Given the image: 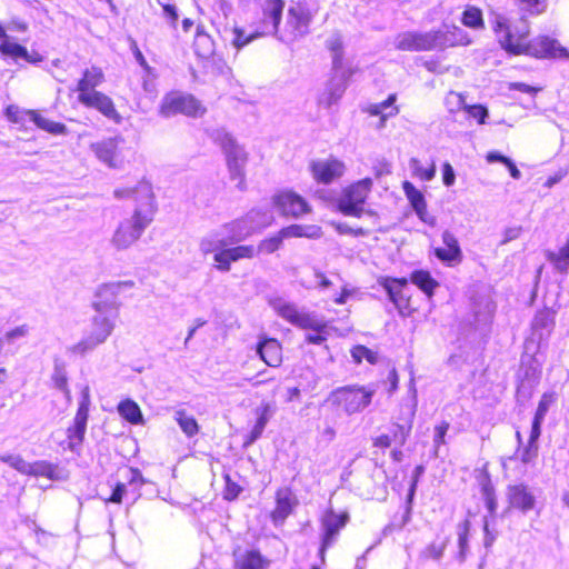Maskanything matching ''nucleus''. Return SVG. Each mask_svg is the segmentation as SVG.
Here are the masks:
<instances>
[{
	"label": "nucleus",
	"instance_id": "f257e3e1",
	"mask_svg": "<svg viewBox=\"0 0 569 569\" xmlns=\"http://www.w3.org/2000/svg\"><path fill=\"white\" fill-rule=\"evenodd\" d=\"M118 199H131L134 202L132 218L120 223L113 236V243L118 249H126L133 244L150 224L156 212L154 194L150 183L139 182L133 188L114 190Z\"/></svg>",
	"mask_w": 569,
	"mask_h": 569
},
{
	"label": "nucleus",
	"instance_id": "f03ea898",
	"mask_svg": "<svg viewBox=\"0 0 569 569\" xmlns=\"http://www.w3.org/2000/svg\"><path fill=\"white\" fill-rule=\"evenodd\" d=\"M103 82L104 73L102 68L92 66L84 69L76 87L78 92V102L86 108L98 110L106 118L119 123L122 118L112 99L106 93L96 90V88L101 86Z\"/></svg>",
	"mask_w": 569,
	"mask_h": 569
},
{
	"label": "nucleus",
	"instance_id": "7ed1b4c3",
	"mask_svg": "<svg viewBox=\"0 0 569 569\" xmlns=\"http://www.w3.org/2000/svg\"><path fill=\"white\" fill-rule=\"evenodd\" d=\"M373 390L365 386L348 385L333 389L325 399V406L333 411L355 415L365 410L372 401Z\"/></svg>",
	"mask_w": 569,
	"mask_h": 569
},
{
	"label": "nucleus",
	"instance_id": "20e7f679",
	"mask_svg": "<svg viewBox=\"0 0 569 569\" xmlns=\"http://www.w3.org/2000/svg\"><path fill=\"white\" fill-rule=\"evenodd\" d=\"M492 31L500 47L511 56H522L523 48L530 36V26L526 20L511 23L503 16H498L492 22Z\"/></svg>",
	"mask_w": 569,
	"mask_h": 569
},
{
	"label": "nucleus",
	"instance_id": "39448f33",
	"mask_svg": "<svg viewBox=\"0 0 569 569\" xmlns=\"http://www.w3.org/2000/svg\"><path fill=\"white\" fill-rule=\"evenodd\" d=\"M372 180L365 178L350 183L342 189L337 201L338 210L345 216L360 218L363 213V206L371 192Z\"/></svg>",
	"mask_w": 569,
	"mask_h": 569
},
{
	"label": "nucleus",
	"instance_id": "423d86ee",
	"mask_svg": "<svg viewBox=\"0 0 569 569\" xmlns=\"http://www.w3.org/2000/svg\"><path fill=\"white\" fill-rule=\"evenodd\" d=\"M313 13L303 2H296L287 10L282 29L277 34L282 41H296L310 30Z\"/></svg>",
	"mask_w": 569,
	"mask_h": 569
},
{
	"label": "nucleus",
	"instance_id": "0eeeda50",
	"mask_svg": "<svg viewBox=\"0 0 569 569\" xmlns=\"http://www.w3.org/2000/svg\"><path fill=\"white\" fill-rule=\"evenodd\" d=\"M219 146L226 156L230 178L237 181V187L240 190H246L247 181L244 166L248 160L247 152L229 134H224L221 138H219Z\"/></svg>",
	"mask_w": 569,
	"mask_h": 569
},
{
	"label": "nucleus",
	"instance_id": "6e6552de",
	"mask_svg": "<svg viewBox=\"0 0 569 569\" xmlns=\"http://www.w3.org/2000/svg\"><path fill=\"white\" fill-rule=\"evenodd\" d=\"M159 112L163 117L180 113L194 118L202 116L206 112V108L190 93L170 91L162 98Z\"/></svg>",
	"mask_w": 569,
	"mask_h": 569
},
{
	"label": "nucleus",
	"instance_id": "1a4fd4ad",
	"mask_svg": "<svg viewBox=\"0 0 569 569\" xmlns=\"http://www.w3.org/2000/svg\"><path fill=\"white\" fill-rule=\"evenodd\" d=\"M272 207L284 218L298 219L311 213L309 201L291 188L280 189L271 197Z\"/></svg>",
	"mask_w": 569,
	"mask_h": 569
},
{
	"label": "nucleus",
	"instance_id": "9d476101",
	"mask_svg": "<svg viewBox=\"0 0 569 569\" xmlns=\"http://www.w3.org/2000/svg\"><path fill=\"white\" fill-rule=\"evenodd\" d=\"M379 286L387 292L389 300L403 317H410L417 308L411 301L409 280L405 277H381Z\"/></svg>",
	"mask_w": 569,
	"mask_h": 569
},
{
	"label": "nucleus",
	"instance_id": "9b49d317",
	"mask_svg": "<svg viewBox=\"0 0 569 569\" xmlns=\"http://www.w3.org/2000/svg\"><path fill=\"white\" fill-rule=\"evenodd\" d=\"M134 286L133 281H118L101 284L94 295L92 306L99 313L117 311L122 300L128 298L127 292Z\"/></svg>",
	"mask_w": 569,
	"mask_h": 569
},
{
	"label": "nucleus",
	"instance_id": "f8f14e48",
	"mask_svg": "<svg viewBox=\"0 0 569 569\" xmlns=\"http://www.w3.org/2000/svg\"><path fill=\"white\" fill-rule=\"evenodd\" d=\"M94 157L109 168H120L126 161V147L123 139L109 137L90 144Z\"/></svg>",
	"mask_w": 569,
	"mask_h": 569
},
{
	"label": "nucleus",
	"instance_id": "ddd939ff",
	"mask_svg": "<svg viewBox=\"0 0 569 569\" xmlns=\"http://www.w3.org/2000/svg\"><path fill=\"white\" fill-rule=\"evenodd\" d=\"M350 513L347 510L336 511L333 508H327L320 517L322 529L320 552H325L330 548L340 531L348 525Z\"/></svg>",
	"mask_w": 569,
	"mask_h": 569
},
{
	"label": "nucleus",
	"instance_id": "4468645a",
	"mask_svg": "<svg viewBox=\"0 0 569 569\" xmlns=\"http://www.w3.org/2000/svg\"><path fill=\"white\" fill-rule=\"evenodd\" d=\"M522 56L543 60L567 58L569 57V53L567 49L561 47L556 39L547 34H538L532 39L528 37Z\"/></svg>",
	"mask_w": 569,
	"mask_h": 569
},
{
	"label": "nucleus",
	"instance_id": "2eb2a0df",
	"mask_svg": "<svg viewBox=\"0 0 569 569\" xmlns=\"http://www.w3.org/2000/svg\"><path fill=\"white\" fill-rule=\"evenodd\" d=\"M4 114L12 123L21 122L22 114H26L39 129L53 136H63L68 132L64 123L47 119L38 110L21 111L17 106L10 104L6 108Z\"/></svg>",
	"mask_w": 569,
	"mask_h": 569
},
{
	"label": "nucleus",
	"instance_id": "dca6fc26",
	"mask_svg": "<svg viewBox=\"0 0 569 569\" xmlns=\"http://www.w3.org/2000/svg\"><path fill=\"white\" fill-rule=\"evenodd\" d=\"M90 403V396L86 391L79 401L72 425H70L66 430L68 447L71 450L78 449L83 443L89 419Z\"/></svg>",
	"mask_w": 569,
	"mask_h": 569
},
{
	"label": "nucleus",
	"instance_id": "f3484780",
	"mask_svg": "<svg viewBox=\"0 0 569 569\" xmlns=\"http://www.w3.org/2000/svg\"><path fill=\"white\" fill-rule=\"evenodd\" d=\"M257 250L253 244H238L227 247L224 240L220 241V247L214 251L213 261L219 271L227 272L231 269V264L242 259H253Z\"/></svg>",
	"mask_w": 569,
	"mask_h": 569
},
{
	"label": "nucleus",
	"instance_id": "a211bd4d",
	"mask_svg": "<svg viewBox=\"0 0 569 569\" xmlns=\"http://www.w3.org/2000/svg\"><path fill=\"white\" fill-rule=\"evenodd\" d=\"M113 330V323L109 318L96 316L92 319V325L89 333L83 337L78 343L72 347L73 352L84 355L89 350L94 349L100 343L104 342Z\"/></svg>",
	"mask_w": 569,
	"mask_h": 569
},
{
	"label": "nucleus",
	"instance_id": "6ab92c4d",
	"mask_svg": "<svg viewBox=\"0 0 569 569\" xmlns=\"http://www.w3.org/2000/svg\"><path fill=\"white\" fill-rule=\"evenodd\" d=\"M435 50H446L456 47H467L472 42L470 34L456 24H443L432 30Z\"/></svg>",
	"mask_w": 569,
	"mask_h": 569
},
{
	"label": "nucleus",
	"instance_id": "aec40b11",
	"mask_svg": "<svg viewBox=\"0 0 569 569\" xmlns=\"http://www.w3.org/2000/svg\"><path fill=\"white\" fill-rule=\"evenodd\" d=\"M310 172L313 180L320 184H330L345 173V163L337 158L316 160L310 163Z\"/></svg>",
	"mask_w": 569,
	"mask_h": 569
},
{
	"label": "nucleus",
	"instance_id": "412c9836",
	"mask_svg": "<svg viewBox=\"0 0 569 569\" xmlns=\"http://www.w3.org/2000/svg\"><path fill=\"white\" fill-rule=\"evenodd\" d=\"M507 509L528 512L536 506V497L526 483H513L507 487Z\"/></svg>",
	"mask_w": 569,
	"mask_h": 569
},
{
	"label": "nucleus",
	"instance_id": "4be33fe9",
	"mask_svg": "<svg viewBox=\"0 0 569 569\" xmlns=\"http://www.w3.org/2000/svg\"><path fill=\"white\" fill-rule=\"evenodd\" d=\"M475 477L488 513L495 516L498 509V497L489 471V463L485 462L481 467L477 468Z\"/></svg>",
	"mask_w": 569,
	"mask_h": 569
},
{
	"label": "nucleus",
	"instance_id": "5701e85b",
	"mask_svg": "<svg viewBox=\"0 0 569 569\" xmlns=\"http://www.w3.org/2000/svg\"><path fill=\"white\" fill-rule=\"evenodd\" d=\"M396 49L400 51H432V30L428 32L407 31L396 37Z\"/></svg>",
	"mask_w": 569,
	"mask_h": 569
},
{
	"label": "nucleus",
	"instance_id": "b1692460",
	"mask_svg": "<svg viewBox=\"0 0 569 569\" xmlns=\"http://www.w3.org/2000/svg\"><path fill=\"white\" fill-rule=\"evenodd\" d=\"M284 4V0H263L261 4L262 32L276 36L279 33Z\"/></svg>",
	"mask_w": 569,
	"mask_h": 569
},
{
	"label": "nucleus",
	"instance_id": "393cba45",
	"mask_svg": "<svg viewBox=\"0 0 569 569\" xmlns=\"http://www.w3.org/2000/svg\"><path fill=\"white\" fill-rule=\"evenodd\" d=\"M443 247L436 248L433 254L446 266L455 267L462 261V250L453 233L446 230L442 233Z\"/></svg>",
	"mask_w": 569,
	"mask_h": 569
},
{
	"label": "nucleus",
	"instance_id": "a878e982",
	"mask_svg": "<svg viewBox=\"0 0 569 569\" xmlns=\"http://www.w3.org/2000/svg\"><path fill=\"white\" fill-rule=\"evenodd\" d=\"M0 53L14 61L24 60L31 64H37L44 60V57L40 52H29L24 46L13 41L9 36L0 41Z\"/></svg>",
	"mask_w": 569,
	"mask_h": 569
},
{
	"label": "nucleus",
	"instance_id": "bb28decb",
	"mask_svg": "<svg viewBox=\"0 0 569 569\" xmlns=\"http://www.w3.org/2000/svg\"><path fill=\"white\" fill-rule=\"evenodd\" d=\"M298 505L290 489H279L276 492V506L270 512V519L274 526H281L293 512Z\"/></svg>",
	"mask_w": 569,
	"mask_h": 569
},
{
	"label": "nucleus",
	"instance_id": "cd10ccee",
	"mask_svg": "<svg viewBox=\"0 0 569 569\" xmlns=\"http://www.w3.org/2000/svg\"><path fill=\"white\" fill-rule=\"evenodd\" d=\"M256 351L260 359L269 367L277 368L282 362V345L276 338L261 336Z\"/></svg>",
	"mask_w": 569,
	"mask_h": 569
},
{
	"label": "nucleus",
	"instance_id": "c85d7f7f",
	"mask_svg": "<svg viewBox=\"0 0 569 569\" xmlns=\"http://www.w3.org/2000/svg\"><path fill=\"white\" fill-rule=\"evenodd\" d=\"M271 560L258 548L244 550L236 557L233 569H269Z\"/></svg>",
	"mask_w": 569,
	"mask_h": 569
},
{
	"label": "nucleus",
	"instance_id": "c756f323",
	"mask_svg": "<svg viewBox=\"0 0 569 569\" xmlns=\"http://www.w3.org/2000/svg\"><path fill=\"white\" fill-rule=\"evenodd\" d=\"M257 416H258L257 421H256L253 428L251 429V431L248 435H246L243 437L242 446L244 448L251 446L256 440H258L262 436L263 430L269 421L270 406L268 403L262 405L257 410Z\"/></svg>",
	"mask_w": 569,
	"mask_h": 569
},
{
	"label": "nucleus",
	"instance_id": "7c9ffc66",
	"mask_svg": "<svg viewBox=\"0 0 569 569\" xmlns=\"http://www.w3.org/2000/svg\"><path fill=\"white\" fill-rule=\"evenodd\" d=\"M410 281L416 284L428 298L435 295L439 286L438 281L431 276L429 270L418 269L410 273Z\"/></svg>",
	"mask_w": 569,
	"mask_h": 569
},
{
	"label": "nucleus",
	"instance_id": "2f4dec72",
	"mask_svg": "<svg viewBox=\"0 0 569 569\" xmlns=\"http://www.w3.org/2000/svg\"><path fill=\"white\" fill-rule=\"evenodd\" d=\"M26 476L44 477L53 481L61 478L59 467L46 460L29 462Z\"/></svg>",
	"mask_w": 569,
	"mask_h": 569
},
{
	"label": "nucleus",
	"instance_id": "473e14b6",
	"mask_svg": "<svg viewBox=\"0 0 569 569\" xmlns=\"http://www.w3.org/2000/svg\"><path fill=\"white\" fill-rule=\"evenodd\" d=\"M283 239L288 238H319L321 228L316 226L290 224L279 230Z\"/></svg>",
	"mask_w": 569,
	"mask_h": 569
},
{
	"label": "nucleus",
	"instance_id": "72a5a7b5",
	"mask_svg": "<svg viewBox=\"0 0 569 569\" xmlns=\"http://www.w3.org/2000/svg\"><path fill=\"white\" fill-rule=\"evenodd\" d=\"M402 190L417 214L423 218V214L427 212V203L422 192L410 181L402 182Z\"/></svg>",
	"mask_w": 569,
	"mask_h": 569
},
{
	"label": "nucleus",
	"instance_id": "f704fd0d",
	"mask_svg": "<svg viewBox=\"0 0 569 569\" xmlns=\"http://www.w3.org/2000/svg\"><path fill=\"white\" fill-rule=\"evenodd\" d=\"M460 21L465 27L473 30H481L486 26L482 10L471 4L465 7Z\"/></svg>",
	"mask_w": 569,
	"mask_h": 569
},
{
	"label": "nucleus",
	"instance_id": "c9c22d12",
	"mask_svg": "<svg viewBox=\"0 0 569 569\" xmlns=\"http://www.w3.org/2000/svg\"><path fill=\"white\" fill-rule=\"evenodd\" d=\"M118 412L126 421L132 425H139L143 422V416L139 405L131 400L124 399L118 405Z\"/></svg>",
	"mask_w": 569,
	"mask_h": 569
},
{
	"label": "nucleus",
	"instance_id": "e433bc0d",
	"mask_svg": "<svg viewBox=\"0 0 569 569\" xmlns=\"http://www.w3.org/2000/svg\"><path fill=\"white\" fill-rule=\"evenodd\" d=\"M196 54L201 59H208L214 53L213 41L206 32H198L193 40Z\"/></svg>",
	"mask_w": 569,
	"mask_h": 569
},
{
	"label": "nucleus",
	"instance_id": "4c0bfd02",
	"mask_svg": "<svg viewBox=\"0 0 569 569\" xmlns=\"http://www.w3.org/2000/svg\"><path fill=\"white\" fill-rule=\"evenodd\" d=\"M409 163L412 176L421 181H430L436 174V164L433 161H430L428 164L423 166L420 159L411 158Z\"/></svg>",
	"mask_w": 569,
	"mask_h": 569
},
{
	"label": "nucleus",
	"instance_id": "58836bf2",
	"mask_svg": "<svg viewBox=\"0 0 569 569\" xmlns=\"http://www.w3.org/2000/svg\"><path fill=\"white\" fill-rule=\"evenodd\" d=\"M230 242H238L253 233V229L248 226L244 218H239L230 222Z\"/></svg>",
	"mask_w": 569,
	"mask_h": 569
},
{
	"label": "nucleus",
	"instance_id": "ea45409f",
	"mask_svg": "<svg viewBox=\"0 0 569 569\" xmlns=\"http://www.w3.org/2000/svg\"><path fill=\"white\" fill-rule=\"evenodd\" d=\"M328 322L310 312H301L296 327L303 330L321 331Z\"/></svg>",
	"mask_w": 569,
	"mask_h": 569
},
{
	"label": "nucleus",
	"instance_id": "a19ab883",
	"mask_svg": "<svg viewBox=\"0 0 569 569\" xmlns=\"http://www.w3.org/2000/svg\"><path fill=\"white\" fill-rule=\"evenodd\" d=\"M327 49L332 57V67L338 70L343 67V41L340 37H335L327 41Z\"/></svg>",
	"mask_w": 569,
	"mask_h": 569
},
{
	"label": "nucleus",
	"instance_id": "79ce46f5",
	"mask_svg": "<svg viewBox=\"0 0 569 569\" xmlns=\"http://www.w3.org/2000/svg\"><path fill=\"white\" fill-rule=\"evenodd\" d=\"M555 313L556 312L550 308L540 309L532 320V329H551L555 326Z\"/></svg>",
	"mask_w": 569,
	"mask_h": 569
},
{
	"label": "nucleus",
	"instance_id": "37998d69",
	"mask_svg": "<svg viewBox=\"0 0 569 569\" xmlns=\"http://www.w3.org/2000/svg\"><path fill=\"white\" fill-rule=\"evenodd\" d=\"M232 33H233V39H232L231 43L237 49V51L244 48L247 44H249L256 38L266 34V32H262V31L254 32V33H246L241 27H237V26L233 27Z\"/></svg>",
	"mask_w": 569,
	"mask_h": 569
},
{
	"label": "nucleus",
	"instance_id": "c03bdc74",
	"mask_svg": "<svg viewBox=\"0 0 569 569\" xmlns=\"http://www.w3.org/2000/svg\"><path fill=\"white\" fill-rule=\"evenodd\" d=\"M176 420L187 437H193L199 432L197 420L192 416L187 415L186 411H178Z\"/></svg>",
	"mask_w": 569,
	"mask_h": 569
},
{
	"label": "nucleus",
	"instance_id": "a18cd8bd",
	"mask_svg": "<svg viewBox=\"0 0 569 569\" xmlns=\"http://www.w3.org/2000/svg\"><path fill=\"white\" fill-rule=\"evenodd\" d=\"M276 312L290 322L291 325L296 326L300 315L302 311H300L296 305L289 303V302H282L274 306Z\"/></svg>",
	"mask_w": 569,
	"mask_h": 569
},
{
	"label": "nucleus",
	"instance_id": "49530a36",
	"mask_svg": "<svg viewBox=\"0 0 569 569\" xmlns=\"http://www.w3.org/2000/svg\"><path fill=\"white\" fill-rule=\"evenodd\" d=\"M351 356L356 363H361L362 360H367L370 365H375L378 361L377 352L363 345L353 346Z\"/></svg>",
	"mask_w": 569,
	"mask_h": 569
},
{
	"label": "nucleus",
	"instance_id": "de8ad7c7",
	"mask_svg": "<svg viewBox=\"0 0 569 569\" xmlns=\"http://www.w3.org/2000/svg\"><path fill=\"white\" fill-rule=\"evenodd\" d=\"M538 456V446L527 442L523 448H519L513 457H510V461L519 460L522 463H529L533 461Z\"/></svg>",
	"mask_w": 569,
	"mask_h": 569
},
{
	"label": "nucleus",
	"instance_id": "09e8293b",
	"mask_svg": "<svg viewBox=\"0 0 569 569\" xmlns=\"http://www.w3.org/2000/svg\"><path fill=\"white\" fill-rule=\"evenodd\" d=\"M448 541H449L448 539H442V540L430 542L422 550V557L425 559H433V560L440 559L447 548Z\"/></svg>",
	"mask_w": 569,
	"mask_h": 569
},
{
	"label": "nucleus",
	"instance_id": "8fccbe9b",
	"mask_svg": "<svg viewBox=\"0 0 569 569\" xmlns=\"http://www.w3.org/2000/svg\"><path fill=\"white\" fill-rule=\"evenodd\" d=\"M283 240L284 239L281 233L278 231L277 233L262 239L256 250L257 252L264 251L267 253H273L281 248Z\"/></svg>",
	"mask_w": 569,
	"mask_h": 569
},
{
	"label": "nucleus",
	"instance_id": "3c124183",
	"mask_svg": "<svg viewBox=\"0 0 569 569\" xmlns=\"http://www.w3.org/2000/svg\"><path fill=\"white\" fill-rule=\"evenodd\" d=\"M471 522L469 519H465L459 525V533H458V546H459V555L465 558L468 551V540L470 535Z\"/></svg>",
	"mask_w": 569,
	"mask_h": 569
},
{
	"label": "nucleus",
	"instance_id": "603ef678",
	"mask_svg": "<svg viewBox=\"0 0 569 569\" xmlns=\"http://www.w3.org/2000/svg\"><path fill=\"white\" fill-rule=\"evenodd\" d=\"M224 479V487L222 490L223 499L227 501H232L238 498V496L241 493L242 488L231 479V476L229 473L223 475Z\"/></svg>",
	"mask_w": 569,
	"mask_h": 569
},
{
	"label": "nucleus",
	"instance_id": "864d4df0",
	"mask_svg": "<svg viewBox=\"0 0 569 569\" xmlns=\"http://www.w3.org/2000/svg\"><path fill=\"white\" fill-rule=\"evenodd\" d=\"M520 9L530 16H538L546 11V0H522L519 4Z\"/></svg>",
	"mask_w": 569,
	"mask_h": 569
},
{
	"label": "nucleus",
	"instance_id": "5fc2aeb1",
	"mask_svg": "<svg viewBox=\"0 0 569 569\" xmlns=\"http://www.w3.org/2000/svg\"><path fill=\"white\" fill-rule=\"evenodd\" d=\"M555 401L553 393L546 392L541 396L537 410L533 416V420H538L540 422H543L545 417L549 410V407Z\"/></svg>",
	"mask_w": 569,
	"mask_h": 569
},
{
	"label": "nucleus",
	"instance_id": "6e6d98bb",
	"mask_svg": "<svg viewBox=\"0 0 569 569\" xmlns=\"http://www.w3.org/2000/svg\"><path fill=\"white\" fill-rule=\"evenodd\" d=\"M52 382H53V386L61 390L68 400L71 399V392L68 388V377L66 375V372L60 369V368H57L52 375Z\"/></svg>",
	"mask_w": 569,
	"mask_h": 569
},
{
	"label": "nucleus",
	"instance_id": "4d7b16f0",
	"mask_svg": "<svg viewBox=\"0 0 569 569\" xmlns=\"http://www.w3.org/2000/svg\"><path fill=\"white\" fill-rule=\"evenodd\" d=\"M463 110L469 117L476 119L478 124L486 123L488 117V109L482 104H468L463 107Z\"/></svg>",
	"mask_w": 569,
	"mask_h": 569
},
{
	"label": "nucleus",
	"instance_id": "13d9d810",
	"mask_svg": "<svg viewBox=\"0 0 569 569\" xmlns=\"http://www.w3.org/2000/svg\"><path fill=\"white\" fill-rule=\"evenodd\" d=\"M0 460L17 471H19L22 475L27 473L29 462H27L22 457L20 456H12V455H3L0 456Z\"/></svg>",
	"mask_w": 569,
	"mask_h": 569
},
{
	"label": "nucleus",
	"instance_id": "bf43d9fd",
	"mask_svg": "<svg viewBox=\"0 0 569 569\" xmlns=\"http://www.w3.org/2000/svg\"><path fill=\"white\" fill-rule=\"evenodd\" d=\"M547 258L550 262H552L556 266H560L563 263L565 266L569 264V239L565 243L563 247L559 249L558 252H549L547 254Z\"/></svg>",
	"mask_w": 569,
	"mask_h": 569
},
{
	"label": "nucleus",
	"instance_id": "052dcab7",
	"mask_svg": "<svg viewBox=\"0 0 569 569\" xmlns=\"http://www.w3.org/2000/svg\"><path fill=\"white\" fill-rule=\"evenodd\" d=\"M315 278L321 289H327L335 284V280H340V276L338 273H331V276H329L326 272L319 270L315 271Z\"/></svg>",
	"mask_w": 569,
	"mask_h": 569
},
{
	"label": "nucleus",
	"instance_id": "680f3d73",
	"mask_svg": "<svg viewBox=\"0 0 569 569\" xmlns=\"http://www.w3.org/2000/svg\"><path fill=\"white\" fill-rule=\"evenodd\" d=\"M329 336V326L328 323L321 331H313L312 333H307L305 337V341L309 345H321L327 341Z\"/></svg>",
	"mask_w": 569,
	"mask_h": 569
},
{
	"label": "nucleus",
	"instance_id": "e2e57ef3",
	"mask_svg": "<svg viewBox=\"0 0 569 569\" xmlns=\"http://www.w3.org/2000/svg\"><path fill=\"white\" fill-rule=\"evenodd\" d=\"M146 483L144 478L138 469H131V478L128 482L129 487L133 488L134 498L140 496V489Z\"/></svg>",
	"mask_w": 569,
	"mask_h": 569
},
{
	"label": "nucleus",
	"instance_id": "0e129e2a",
	"mask_svg": "<svg viewBox=\"0 0 569 569\" xmlns=\"http://www.w3.org/2000/svg\"><path fill=\"white\" fill-rule=\"evenodd\" d=\"M382 383L387 386L386 390L388 395H392L398 389L399 376L396 368L392 367L388 371L387 379Z\"/></svg>",
	"mask_w": 569,
	"mask_h": 569
},
{
	"label": "nucleus",
	"instance_id": "69168bd1",
	"mask_svg": "<svg viewBox=\"0 0 569 569\" xmlns=\"http://www.w3.org/2000/svg\"><path fill=\"white\" fill-rule=\"evenodd\" d=\"M127 485L126 483H122V482H118L113 490H112V493L110 495L109 498L106 499V502H111V503H121L122 502V499H123V496L127 495L128 490H127Z\"/></svg>",
	"mask_w": 569,
	"mask_h": 569
},
{
	"label": "nucleus",
	"instance_id": "338daca9",
	"mask_svg": "<svg viewBox=\"0 0 569 569\" xmlns=\"http://www.w3.org/2000/svg\"><path fill=\"white\" fill-rule=\"evenodd\" d=\"M448 429L449 422L447 421H441L439 425L435 427L433 443L436 448H439L445 443V437L447 435Z\"/></svg>",
	"mask_w": 569,
	"mask_h": 569
},
{
	"label": "nucleus",
	"instance_id": "774afa93",
	"mask_svg": "<svg viewBox=\"0 0 569 569\" xmlns=\"http://www.w3.org/2000/svg\"><path fill=\"white\" fill-rule=\"evenodd\" d=\"M162 10L170 26L176 28L179 18L177 7L172 3H164L162 4Z\"/></svg>",
	"mask_w": 569,
	"mask_h": 569
}]
</instances>
